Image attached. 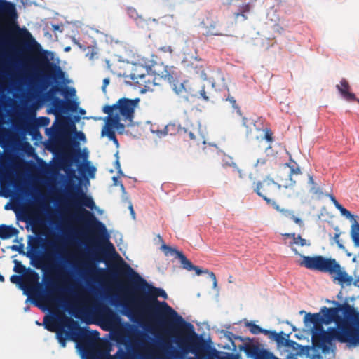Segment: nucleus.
<instances>
[{
	"label": "nucleus",
	"mask_w": 359,
	"mask_h": 359,
	"mask_svg": "<svg viewBox=\"0 0 359 359\" xmlns=\"http://www.w3.org/2000/svg\"><path fill=\"white\" fill-rule=\"evenodd\" d=\"M139 359H149V357L147 355H140Z\"/></svg>",
	"instance_id": "obj_57"
},
{
	"label": "nucleus",
	"mask_w": 359,
	"mask_h": 359,
	"mask_svg": "<svg viewBox=\"0 0 359 359\" xmlns=\"http://www.w3.org/2000/svg\"><path fill=\"white\" fill-rule=\"evenodd\" d=\"M43 324L48 331L56 332V338L63 348L66 346L67 339H70L76 342L79 348L86 352L94 345V341L99 336L97 331L81 327L77 321L67 316H64L57 328L55 326V319L53 318L46 316Z\"/></svg>",
	"instance_id": "obj_3"
},
{
	"label": "nucleus",
	"mask_w": 359,
	"mask_h": 359,
	"mask_svg": "<svg viewBox=\"0 0 359 359\" xmlns=\"http://www.w3.org/2000/svg\"><path fill=\"white\" fill-rule=\"evenodd\" d=\"M348 312H350V313H353V319L354 320V322L358 325H359V313H355V311H353V309L350 307L348 305H347L345 308V311L344 313H347Z\"/></svg>",
	"instance_id": "obj_38"
},
{
	"label": "nucleus",
	"mask_w": 359,
	"mask_h": 359,
	"mask_svg": "<svg viewBox=\"0 0 359 359\" xmlns=\"http://www.w3.org/2000/svg\"><path fill=\"white\" fill-rule=\"evenodd\" d=\"M274 331H269L265 329L262 328V331L260 333H263L264 334H270L271 335V332H273ZM271 337V336H270Z\"/></svg>",
	"instance_id": "obj_52"
},
{
	"label": "nucleus",
	"mask_w": 359,
	"mask_h": 359,
	"mask_svg": "<svg viewBox=\"0 0 359 359\" xmlns=\"http://www.w3.org/2000/svg\"><path fill=\"white\" fill-rule=\"evenodd\" d=\"M238 172L239 173L240 177H242L241 172V170H238Z\"/></svg>",
	"instance_id": "obj_63"
},
{
	"label": "nucleus",
	"mask_w": 359,
	"mask_h": 359,
	"mask_svg": "<svg viewBox=\"0 0 359 359\" xmlns=\"http://www.w3.org/2000/svg\"><path fill=\"white\" fill-rule=\"evenodd\" d=\"M254 350H255V347L254 346H249V347L247 348L246 352L249 353H252V351H254Z\"/></svg>",
	"instance_id": "obj_53"
},
{
	"label": "nucleus",
	"mask_w": 359,
	"mask_h": 359,
	"mask_svg": "<svg viewBox=\"0 0 359 359\" xmlns=\"http://www.w3.org/2000/svg\"><path fill=\"white\" fill-rule=\"evenodd\" d=\"M115 135V132L113 130V129L107 126H105L104 128L102 130V135H107L109 139L111 137L114 138Z\"/></svg>",
	"instance_id": "obj_39"
},
{
	"label": "nucleus",
	"mask_w": 359,
	"mask_h": 359,
	"mask_svg": "<svg viewBox=\"0 0 359 359\" xmlns=\"http://www.w3.org/2000/svg\"><path fill=\"white\" fill-rule=\"evenodd\" d=\"M141 69H144L142 67L141 68H139V74H147V72H142Z\"/></svg>",
	"instance_id": "obj_62"
},
{
	"label": "nucleus",
	"mask_w": 359,
	"mask_h": 359,
	"mask_svg": "<svg viewBox=\"0 0 359 359\" xmlns=\"http://www.w3.org/2000/svg\"><path fill=\"white\" fill-rule=\"evenodd\" d=\"M50 123V118L46 116H41L36 119V124L41 127H45Z\"/></svg>",
	"instance_id": "obj_36"
},
{
	"label": "nucleus",
	"mask_w": 359,
	"mask_h": 359,
	"mask_svg": "<svg viewBox=\"0 0 359 359\" xmlns=\"http://www.w3.org/2000/svg\"><path fill=\"white\" fill-rule=\"evenodd\" d=\"M0 281L4 282V277L2 275H0Z\"/></svg>",
	"instance_id": "obj_61"
},
{
	"label": "nucleus",
	"mask_w": 359,
	"mask_h": 359,
	"mask_svg": "<svg viewBox=\"0 0 359 359\" xmlns=\"http://www.w3.org/2000/svg\"><path fill=\"white\" fill-rule=\"evenodd\" d=\"M191 67L194 69L195 73L198 75V77L203 80L207 79V74L205 72V69L203 64L201 62H197L196 64L192 63Z\"/></svg>",
	"instance_id": "obj_23"
},
{
	"label": "nucleus",
	"mask_w": 359,
	"mask_h": 359,
	"mask_svg": "<svg viewBox=\"0 0 359 359\" xmlns=\"http://www.w3.org/2000/svg\"><path fill=\"white\" fill-rule=\"evenodd\" d=\"M239 15H242L244 18V19H246V17L245 16L244 13H236L235 14L236 18H238Z\"/></svg>",
	"instance_id": "obj_58"
},
{
	"label": "nucleus",
	"mask_w": 359,
	"mask_h": 359,
	"mask_svg": "<svg viewBox=\"0 0 359 359\" xmlns=\"http://www.w3.org/2000/svg\"><path fill=\"white\" fill-rule=\"evenodd\" d=\"M11 249L13 251H17V252H22V249H23V245L22 244H20V245H12L11 247Z\"/></svg>",
	"instance_id": "obj_44"
},
{
	"label": "nucleus",
	"mask_w": 359,
	"mask_h": 359,
	"mask_svg": "<svg viewBox=\"0 0 359 359\" xmlns=\"http://www.w3.org/2000/svg\"><path fill=\"white\" fill-rule=\"evenodd\" d=\"M159 50H161V51L165 52V53H171L172 52V49L171 46H170L161 47L159 48Z\"/></svg>",
	"instance_id": "obj_46"
},
{
	"label": "nucleus",
	"mask_w": 359,
	"mask_h": 359,
	"mask_svg": "<svg viewBox=\"0 0 359 359\" xmlns=\"http://www.w3.org/2000/svg\"><path fill=\"white\" fill-rule=\"evenodd\" d=\"M124 267L135 278L133 283L136 288L142 291V295L136 299L137 308L130 309V315L134 321L141 322L147 316L160 325L173 324L180 327L188 323L167 302L158 300V297L167 299L164 290L149 284L128 264H124Z\"/></svg>",
	"instance_id": "obj_1"
},
{
	"label": "nucleus",
	"mask_w": 359,
	"mask_h": 359,
	"mask_svg": "<svg viewBox=\"0 0 359 359\" xmlns=\"http://www.w3.org/2000/svg\"><path fill=\"white\" fill-rule=\"evenodd\" d=\"M128 208H129V210H130V214H131L132 217L133 218H135V211H134V209H133L132 203H130Z\"/></svg>",
	"instance_id": "obj_51"
},
{
	"label": "nucleus",
	"mask_w": 359,
	"mask_h": 359,
	"mask_svg": "<svg viewBox=\"0 0 359 359\" xmlns=\"http://www.w3.org/2000/svg\"><path fill=\"white\" fill-rule=\"evenodd\" d=\"M346 335L347 341L351 345H359V327L346 325Z\"/></svg>",
	"instance_id": "obj_20"
},
{
	"label": "nucleus",
	"mask_w": 359,
	"mask_h": 359,
	"mask_svg": "<svg viewBox=\"0 0 359 359\" xmlns=\"http://www.w3.org/2000/svg\"><path fill=\"white\" fill-rule=\"evenodd\" d=\"M0 14L11 21L15 20L18 17L15 4L6 0H0Z\"/></svg>",
	"instance_id": "obj_17"
},
{
	"label": "nucleus",
	"mask_w": 359,
	"mask_h": 359,
	"mask_svg": "<svg viewBox=\"0 0 359 359\" xmlns=\"http://www.w3.org/2000/svg\"><path fill=\"white\" fill-rule=\"evenodd\" d=\"M279 189L280 188L278 186V183L269 177H266L262 181L257 183L254 191L258 196L262 197L267 204L271 205L276 210L283 212V210H280L277 203L271 198L275 196Z\"/></svg>",
	"instance_id": "obj_10"
},
{
	"label": "nucleus",
	"mask_w": 359,
	"mask_h": 359,
	"mask_svg": "<svg viewBox=\"0 0 359 359\" xmlns=\"http://www.w3.org/2000/svg\"><path fill=\"white\" fill-rule=\"evenodd\" d=\"M181 332L176 335L175 341L183 354L194 353V357L189 359H210L205 354L203 342L195 332L192 324L186 323L179 327Z\"/></svg>",
	"instance_id": "obj_6"
},
{
	"label": "nucleus",
	"mask_w": 359,
	"mask_h": 359,
	"mask_svg": "<svg viewBox=\"0 0 359 359\" xmlns=\"http://www.w3.org/2000/svg\"><path fill=\"white\" fill-rule=\"evenodd\" d=\"M247 327L249 328L250 332L253 334H258L262 331V327L252 322L248 323Z\"/></svg>",
	"instance_id": "obj_33"
},
{
	"label": "nucleus",
	"mask_w": 359,
	"mask_h": 359,
	"mask_svg": "<svg viewBox=\"0 0 359 359\" xmlns=\"http://www.w3.org/2000/svg\"><path fill=\"white\" fill-rule=\"evenodd\" d=\"M109 140H112L114 142V144H116V145L118 144V140H117V138L116 137V135H114V138L111 137Z\"/></svg>",
	"instance_id": "obj_54"
},
{
	"label": "nucleus",
	"mask_w": 359,
	"mask_h": 359,
	"mask_svg": "<svg viewBox=\"0 0 359 359\" xmlns=\"http://www.w3.org/2000/svg\"><path fill=\"white\" fill-rule=\"evenodd\" d=\"M117 158H116V161L115 162V165H116V169L118 170V173H122V171L121 170V165H120V162H119V160H118V153H116V154Z\"/></svg>",
	"instance_id": "obj_48"
},
{
	"label": "nucleus",
	"mask_w": 359,
	"mask_h": 359,
	"mask_svg": "<svg viewBox=\"0 0 359 359\" xmlns=\"http://www.w3.org/2000/svg\"><path fill=\"white\" fill-rule=\"evenodd\" d=\"M183 269L187 271H192L194 264L189 261L183 253H179V258Z\"/></svg>",
	"instance_id": "obj_26"
},
{
	"label": "nucleus",
	"mask_w": 359,
	"mask_h": 359,
	"mask_svg": "<svg viewBox=\"0 0 359 359\" xmlns=\"http://www.w3.org/2000/svg\"><path fill=\"white\" fill-rule=\"evenodd\" d=\"M205 35L207 36H222V33L219 32L216 29V24L215 22L206 27Z\"/></svg>",
	"instance_id": "obj_29"
},
{
	"label": "nucleus",
	"mask_w": 359,
	"mask_h": 359,
	"mask_svg": "<svg viewBox=\"0 0 359 359\" xmlns=\"http://www.w3.org/2000/svg\"><path fill=\"white\" fill-rule=\"evenodd\" d=\"M197 96L196 97L202 98L205 101H208L210 97L208 96V93L205 91V87L203 86L201 90H196Z\"/></svg>",
	"instance_id": "obj_37"
},
{
	"label": "nucleus",
	"mask_w": 359,
	"mask_h": 359,
	"mask_svg": "<svg viewBox=\"0 0 359 359\" xmlns=\"http://www.w3.org/2000/svg\"><path fill=\"white\" fill-rule=\"evenodd\" d=\"M102 254L104 256H107V255H116L118 256V258H120L121 260L122 261V262H123L122 266L116 267L113 271H111V273L113 276H128L130 278L131 281L133 283H134L135 281V278L134 277V276L132 275L131 273H130L129 272H128V271L126 269H125L124 264H126V263L123 261V259L121 258V256H119L116 252H110L109 251V250L107 249V247L106 246L105 250L102 252Z\"/></svg>",
	"instance_id": "obj_18"
},
{
	"label": "nucleus",
	"mask_w": 359,
	"mask_h": 359,
	"mask_svg": "<svg viewBox=\"0 0 359 359\" xmlns=\"http://www.w3.org/2000/svg\"><path fill=\"white\" fill-rule=\"evenodd\" d=\"M226 100L229 102L232 107L237 110V111L238 113L241 112V110H240V107H238V105L236 104V99L234 98V97L231 96V95H228L227 97L226 98Z\"/></svg>",
	"instance_id": "obj_40"
},
{
	"label": "nucleus",
	"mask_w": 359,
	"mask_h": 359,
	"mask_svg": "<svg viewBox=\"0 0 359 359\" xmlns=\"http://www.w3.org/2000/svg\"><path fill=\"white\" fill-rule=\"evenodd\" d=\"M78 136H79V138L80 140H83V139H84V138H85V135H84V134H83L82 132H80V133H79Z\"/></svg>",
	"instance_id": "obj_56"
},
{
	"label": "nucleus",
	"mask_w": 359,
	"mask_h": 359,
	"mask_svg": "<svg viewBox=\"0 0 359 359\" xmlns=\"http://www.w3.org/2000/svg\"><path fill=\"white\" fill-rule=\"evenodd\" d=\"M337 313V311L336 309L324 306L320 313L313 314L306 313L304 320L305 323L316 325H322L323 323L329 324L335 320Z\"/></svg>",
	"instance_id": "obj_13"
},
{
	"label": "nucleus",
	"mask_w": 359,
	"mask_h": 359,
	"mask_svg": "<svg viewBox=\"0 0 359 359\" xmlns=\"http://www.w3.org/2000/svg\"><path fill=\"white\" fill-rule=\"evenodd\" d=\"M53 270L57 274V276L60 278V280L65 282L67 280V276L68 273L62 270V268L60 266H54L53 267Z\"/></svg>",
	"instance_id": "obj_30"
},
{
	"label": "nucleus",
	"mask_w": 359,
	"mask_h": 359,
	"mask_svg": "<svg viewBox=\"0 0 359 359\" xmlns=\"http://www.w3.org/2000/svg\"><path fill=\"white\" fill-rule=\"evenodd\" d=\"M285 236L287 237H292L295 244L299 245L301 246L306 245V240L302 238L300 235L296 236L295 233H287Z\"/></svg>",
	"instance_id": "obj_31"
},
{
	"label": "nucleus",
	"mask_w": 359,
	"mask_h": 359,
	"mask_svg": "<svg viewBox=\"0 0 359 359\" xmlns=\"http://www.w3.org/2000/svg\"><path fill=\"white\" fill-rule=\"evenodd\" d=\"M351 236L354 244L359 246V224L356 221L351 226Z\"/></svg>",
	"instance_id": "obj_24"
},
{
	"label": "nucleus",
	"mask_w": 359,
	"mask_h": 359,
	"mask_svg": "<svg viewBox=\"0 0 359 359\" xmlns=\"http://www.w3.org/2000/svg\"><path fill=\"white\" fill-rule=\"evenodd\" d=\"M109 82H110L109 78H105L103 79L102 90L104 93H106V88L109 84Z\"/></svg>",
	"instance_id": "obj_42"
},
{
	"label": "nucleus",
	"mask_w": 359,
	"mask_h": 359,
	"mask_svg": "<svg viewBox=\"0 0 359 359\" xmlns=\"http://www.w3.org/2000/svg\"><path fill=\"white\" fill-rule=\"evenodd\" d=\"M301 169L297 163L291 160L290 163L283 164L277 172V182L278 187L289 188L295 185L296 181L293 180V175H301Z\"/></svg>",
	"instance_id": "obj_11"
},
{
	"label": "nucleus",
	"mask_w": 359,
	"mask_h": 359,
	"mask_svg": "<svg viewBox=\"0 0 359 359\" xmlns=\"http://www.w3.org/2000/svg\"><path fill=\"white\" fill-rule=\"evenodd\" d=\"M333 339H337L341 343H346V325L325 331L323 325L313 324L312 330V344L316 348H320L323 353L329 351V345Z\"/></svg>",
	"instance_id": "obj_7"
},
{
	"label": "nucleus",
	"mask_w": 359,
	"mask_h": 359,
	"mask_svg": "<svg viewBox=\"0 0 359 359\" xmlns=\"http://www.w3.org/2000/svg\"><path fill=\"white\" fill-rule=\"evenodd\" d=\"M289 337L288 334H286L283 332H280V333H276L275 331L271 332V338L274 339L278 345L281 346H289L290 343L292 341L288 340L287 338Z\"/></svg>",
	"instance_id": "obj_22"
},
{
	"label": "nucleus",
	"mask_w": 359,
	"mask_h": 359,
	"mask_svg": "<svg viewBox=\"0 0 359 359\" xmlns=\"http://www.w3.org/2000/svg\"><path fill=\"white\" fill-rule=\"evenodd\" d=\"M81 152L79 148L72 149L67 152L60 160V165L65 172L69 177L75 176L76 170L72 168L73 163H76L79 172H82L84 165L80 161Z\"/></svg>",
	"instance_id": "obj_12"
},
{
	"label": "nucleus",
	"mask_w": 359,
	"mask_h": 359,
	"mask_svg": "<svg viewBox=\"0 0 359 359\" xmlns=\"http://www.w3.org/2000/svg\"><path fill=\"white\" fill-rule=\"evenodd\" d=\"M140 98H120L113 105H106L103 112L108 114L107 124L115 127L117 130H124L125 124L132 126L135 116V109L138 107Z\"/></svg>",
	"instance_id": "obj_4"
},
{
	"label": "nucleus",
	"mask_w": 359,
	"mask_h": 359,
	"mask_svg": "<svg viewBox=\"0 0 359 359\" xmlns=\"http://www.w3.org/2000/svg\"><path fill=\"white\" fill-rule=\"evenodd\" d=\"M299 264L310 270L334 275V279L337 280L341 285H351L353 280L351 276L341 270V266L334 259L321 255L313 257L303 255Z\"/></svg>",
	"instance_id": "obj_5"
},
{
	"label": "nucleus",
	"mask_w": 359,
	"mask_h": 359,
	"mask_svg": "<svg viewBox=\"0 0 359 359\" xmlns=\"http://www.w3.org/2000/svg\"><path fill=\"white\" fill-rule=\"evenodd\" d=\"M100 319H101L102 321H104V322H105V323H108V322H109V320H108V318H107V316H106L104 313H101L100 314Z\"/></svg>",
	"instance_id": "obj_49"
},
{
	"label": "nucleus",
	"mask_w": 359,
	"mask_h": 359,
	"mask_svg": "<svg viewBox=\"0 0 359 359\" xmlns=\"http://www.w3.org/2000/svg\"><path fill=\"white\" fill-rule=\"evenodd\" d=\"M86 266L88 267V269L89 270H91V269H95V266H91L90 264H86Z\"/></svg>",
	"instance_id": "obj_59"
},
{
	"label": "nucleus",
	"mask_w": 359,
	"mask_h": 359,
	"mask_svg": "<svg viewBox=\"0 0 359 359\" xmlns=\"http://www.w3.org/2000/svg\"><path fill=\"white\" fill-rule=\"evenodd\" d=\"M283 211L282 212L283 214H285L286 216H290V218L297 224L302 226L303 222L302 219L297 217H296L294 215V212L292 211L286 210L284 209H282Z\"/></svg>",
	"instance_id": "obj_32"
},
{
	"label": "nucleus",
	"mask_w": 359,
	"mask_h": 359,
	"mask_svg": "<svg viewBox=\"0 0 359 359\" xmlns=\"http://www.w3.org/2000/svg\"><path fill=\"white\" fill-rule=\"evenodd\" d=\"M308 183L310 185V192L313 194H318L320 193V188L318 184L314 182L313 177L312 175H309Z\"/></svg>",
	"instance_id": "obj_28"
},
{
	"label": "nucleus",
	"mask_w": 359,
	"mask_h": 359,
	"mask_svg": "<svg viewBox=\"0 0 359 359\" xmlns=\"http://www.w3.org/2000/svg\"><path fill=\"white\" fill-rule=\"evenodd\" d=\"M79 212L81 218L88 223L96 240L100 243L107 245V249L110 252H115L114 245L109 241V236L105 225L99 221L92 212L83 208H79Z\"/></svg>",
	"instance_id": "obj_9"
},
{
	"label": "nucleus",
	"mask_w": 359,
	"mask_h": 359,
	"mask_svg": "<svg viewBox=\"0 0 359 359\" xmlns=\"http://www.w3.org/2000/svg\"><path fill=\"white\" fill-rule=\"evenodd\" d=\"M187 135H188L189 140H193V141L196 140V135H194V133L189 132Z\"/></svg>",
	"instance_id": "obj_50"
},
{
	"label": "nucleus",
	"mask_w": 359,
	"mask_h": 359,
	"mask_svg": "<svg viewBox=\"0 0 359 359\" xmlns=\"http://www.w3.org/2000/svg\"><path fill=\"white\" fill-rule=\"evenodd\" d=\"M71 198L75 206L81 205L90 210H93L95 207V203L92 197L87 196L79 187L75 188V191L71 195Z\"/></svg>",
	"instance_id": "obj_14"
},
{
	"label": "nucleus",
	"mask_w": 359,
	"mask_h": 359,
	"mask_svg": "<svg viewBox=\"0 0 359 359\" xmlns=\"http://www.w3.org/2000/svg\"><path fill=\"white\" fill-rule=\"evenodd\" d=\"M109 140H112L114 142V144H116V145L118 144V140H117V138L116 137V135H114V138L111 137Z\"/></svg>",
	"instance_id": "obj_55"
},
{
	"label": "nucleus",
	"mask_w": 359,
	"mask_h": 359,
	"mask_svg": "<svg viewBox=\"0 0 359 359\" xmlns=\"http://www.w3.org/2000/svg\"><path fill=\"white\" fill-rule=\"evenodd\" d=\"M80 112H81V114H84L85 111L83 109H81Z\"/></svg>",
	"instance_id": "obj_64"
},
{
	"label": "nucleus",
	"mask_w": 359,
	"mask_h": 359,
	"mask_svg": "<svg viewBox=\"0 0 359 359\" xmlns=\"http://www.w3.org/2000/svg\"><path fill=\"white\" fill-rule=\"evenodd\" d=\"M338 210L341 212V214L346 217L347 219H353V215L351 214V212L346 209L344 207H343L342 205H339L337 208Z\"/></svg>",
	"instance_id": "obj_35"
},
{
	"label": "nucleus",
	"mask_w": 359,
	"mask_h": 359,
	"mask_svg": "<svg viewBox=\"0 0 359 359\" xmlns=\"http://www.w3.org/2000/svg\"><path fill=\"white\" fill-rule=\"evenodd\" d=\"M18 233V230L12 226L0 225V238L2 240L8 239Z\"/></svg>",
	"instance_id": "obj_21"
},
{
	"label": "nucleus",
	"mask_w": 359,
	"mask_h": 359,
	"mask_svg": "<svg viewBox=\"0 0 359 359\" xmlns=\"http://www.w3.org/2000/svg\"><path fill=\"white\" fill-rule=\"evenodd\" d=\"M328 196H329L330 199L331 200V201L334 205L336 208H337L339 205H341V204L337 201V200L333 195L329 194Z\"/></svg>",
	"instance_id": "obj_43"
},
{
	"label": "nucleus",
	"mask_w": 359,
	"mask_h": 359,
	"mask_svg": "<svg viewBox=\"0 0 359 359\" xmlns=\"http://www.w3.org/2000/svg\"><path fill=\"white\" fill-rule=\"evenodd\" d=\"M337 88L344 99L348 102L355 101V95L350 92L351 86L346 79H342L340 83L337 85Z\"/></svg>",
	"instance_id": "obj_19"
},
{
	"label": "nucleus",
	"mask_w": 359,
	"mask_h": 359,
	"mask_svg": "<svg viewBox=\"0 0 359 359\" xmlns=\"http://www.w3.org/2000/svg\"><path fill=\"white\" fill-rule=\"evenodd\" d=\"M196 271V273L198 275V276H200L201 275L202 273H209V276L211 278V279L212 280V282H213V287L215 288L217 287V278H216V276L215 275V273L213 272H208V270H201L198 266H194V268L192 269V271Z\"/></svg>",
	"instance_id": "obj_27"
},
{
	"label": "nucleus",
	"mask_w": 359,
	"mask_h": 359,
	"mask_svg": "<svg viewBox=\"0 0 359 359\" xmlns=\"http://www.w3.org/2000/svg\"><path fill=\"white\" fill-rule=\"evenodd\" d=\"M339 234L336 233L334 235V239L339 248H344V245L339 242Z\"/></svg>",
	"instance_id": "obj_47"
},
{
	"label": "nucleus",
	"mask_w": 359,
	"mask_h": 359,
	"mask_svg": "<svg viewBox=\"0 0 359 359\" xmlns=\"http://www.w3.org/2000/svg\"><path fill=\"white\" fill-rule=\"evenodd\" d=\"M39 65L44 72L41 78V89L45 90L53 83H55L46 93L48 100L52 101L53 113L58 116L62 113L76 111L77 102L72 100H64L56 97V94L59 93L64 95L65 97L69 95L71 96L75 95L76 90L74 88L64 86L66 80L65 72L59 65L50 62L47 59L39 61Z\"/></svg>",
	"instance_id": "obj_2"
},
{
	"label": "nucleus",
	"mask_w": 359,
	"mask_h": 359,
	"mask_svg": "<svg viewBox=\"0 0 359 359\" xmlns=\"http://www.w3.org/2000/svg\"><path fill=\"white\" fill-rule=\"evenodd\" d=\"M22 280L24 286L31 291H34L40 287L39 275L34 270L29 269Z\"/></svg>",
	"instance_id": "obj_15"
},
{
	"label": "nucleus",
	"mask_w": 359,
	"mask_h": 359,
	"mask_svg": "<svg viewBox=\"0 0 359 359\" xmlns=\"http://www.w3.org/2000/svg\"><path fill=\"white\" fill-rule=\"evenodd\" d=\"M15 263L18 265V266H15L14 269V270L16 272L23 273L26 270V268L24 265L21 264L20 262L17 261L15 262Z\"/></svg>",
	"instance_id": "obj_41"
},
{
	"label": "nucleus",
	"mask_w": 359,
	"mask_h": 359,
	"mask_svg": "<svg viewBox=\"0 0 359 359\" xmlns=\"http://www.w3.org/2000/svg\"><path fill=\"white\" fill-rule=\"evenodd\" d=\"M10 279L13 283H19L21 280V277L17 275H13Z\"/></svg>",
	"instance_id": "obj_45"
},
{
	"label": "nucleus",
	"mask_w": 359,
	"mask_h": 359,
	"mask_svg": "<svg viewBox=\"0 0 359 359\" xmlns=\"http://www.w3.org/2000/svg\"><path fill=\"white\" fill-rule=\"evenodd\" d=\"M161 250L164 252L165 256L176 255L177 258H179V253H182L176 248L167 245L165 243L162 244Z\"/></svg>",
	"instance_id": "obj_25"
},
{
	"label": "nucleus",
	"mask_w": 359,
	"mask_h": 359,
	"mask_svg": "<svg viewBox=\"0 0 359 359\" xmlns=\"http://www.w3.org/2000/svg\"><path fill=\"white\" fill-rule=\"evenodd\" d=\"M151 68L155 74L169 82L175 93L184 100L188 101L190 97L197 96V92L190 81L188 80L175 81L174 73L170 72L168 67H164L163 70H161L158 69L159 66L154 64L149 67V69H151Z\"/></svg>",
	"instance_id": "obj_8"
},
{
	"label": "nucleus",
	"mask_w": 359,
	"mask_h": 359,
	"mask_svg": "<svg viewBox=\"0 0 359 359\" xmlns=\"http://www.w3.org/2000/svg\"><path fill=\"white\" fill-rule=\"evenodd\" d=\"M25 34H26L27 36H29V37L32 38V35H31V34H30L28 31L25 30Z\"/></svg>",
	"instance_id": "obj_60"
},
{
	"label": "nucleus",
	"mask_w": 359,
	"mask_h": 359,
	"mask_svg": "<svg viewBox=\"0 0 359 359\" xmlns=\"http://www.w3.org/2000/svg\"><path fill=\"white\" fill-rule=\"evenodd\" d=\"M142 66L137 65L135 67L133 72L130 74V79L134 83L138 84L140 86L145 88H149V84L150 83V76L149 75V69L146 68L144 69L147 74H139V68Z\"/></svg>",
	"instance_id": "obj_16"
},
{
	"label": "nucleus",
	"mask_w": 359,
	"mask_h": 359,
	"mask_svg": "<svg viewBox=\"0 0 359 359\" xmlns=\"http://www.w3.org/2000/svg\"><path fill=\"white\" fill-rule=\"evenodd\" d=\"M163 350L168 356L175 355V351H172V346L169 342H164L163 344Z\"/></svg>",
	"instance_id": "obj_34"
}]
</instances>
